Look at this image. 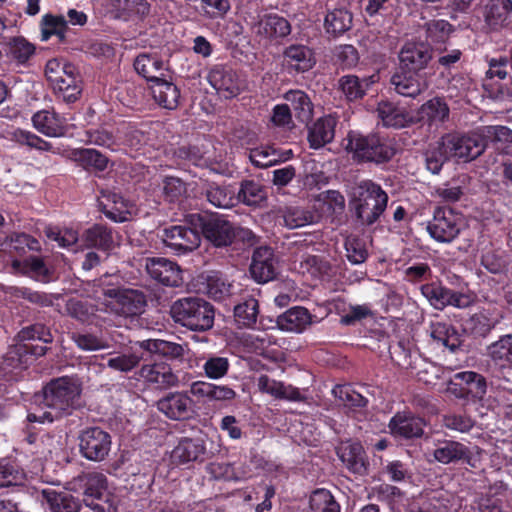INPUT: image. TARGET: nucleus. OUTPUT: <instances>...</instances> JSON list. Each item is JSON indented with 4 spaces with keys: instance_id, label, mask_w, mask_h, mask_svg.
Instances as JSON below:
<instances>
[{
    "instance_id": "nucleus-1",
    "label": "nucleus",
    "mask_w": 512,
    "mask_h": 512,
    "mask_svg": "<svg viewBox=\"0 0 512 512\" xmlns=\"http://www.w3.org/2000/svg\"><path fill=\"white\" fill-rule=\"evenodd\" d=\"M81 385L70 377L52 380L45 388L41 404L27 415L29 422L52 423L71 414L80 403Z\"/></svg>"
},
{
    "instance_id": "nucleus-2",
    "label": "nucleus",
    "mask_w": 512,
    "mask_h": 512,
    "mask_svg": "<svg viewBox=\"0 0 512 512\" xmlns=\"http://www.w3.org/2000/svg\"><path fill=\"white\" fill-rule=\"evenodd\" d=\"M66 489L83 495V503L94 512H118V499L106 494L108 479L99 471L82 472L66 484Z\"/></svg>"
},
{
    "instance_id": "nucleus-3",
    "label": "nucleus",
    "mask_w": 512,
    "mask_h": 512,
    "mask_svg": "<svg viewBox=\"0 0 512 512\" xmlns=\"http://www.w3.org/2000/svg\"><path fill=\"white\" fill-rule=\"evenodd\" d=\"M96 285V292L103 296V304L109 311L125 317L135 316L143 311L146 304L143 293L122 288L119 275H104Z\"/></svg>"
},
{
    "instance_id": "nucleus-4",
    "label": "nucleus",
    "mask_w": 512,
    "mask_h": 512,
    "mask_svg": "<svg viewBox=\"0 0 512 512\" xmlns=\"http://www.w3.org/2000/svg\"><path fill=\"white\" fill-rule=\"evenodd\" d=\"M388 199L387 193L374 181L358 182L353 189L352 204L359 222L368 226L374 224L386 210Z\"/></svg>"
},
{
    "instance_id": "nucleus-5",
    "label": "nucleus",
    "mask_w": 512,
    "mask_h": 512,
    "mask_svg": "<svg viewBox=\"0 0 512 512\" xmlns=\"http://www.w3.org/2000/svg\"><path fill=\"white\" fill-rule=\"evenodd\" d=\"M171 316L176 323L193 331H206L214 323L213 306L199 297L178 299L171 307Z\"/></svg>"
},
{
    "instance_id": "nucleus-6",
    "label": "nucleus",
    "mask_w": 512,
    "mask_h": 512,
    "mask_svg": "<svg viewBox=\"0 0 512 512\" xmlns=\"http://www.w3.org/2000/svg\"><path fill=\"white\" fill-rule=\"evenodd\" d=\"M347 140V149L358 162L382 164L390 161L396 152L390 140L377 134L362 135L350 132Z\"/></svg>"
},
{
    "instance_id": "nucleus-7",
    "label": "nucleus",
    "mask_w": 512,
    "mask_h": 512,
    "mask_svg": "<svg viewBox=\"0 0 512 512\" xmlns=\"http://www.w3.org/2000/svg\"><path fill=\"white\" fill-rule=\"evenodd\" d=\"M441 138L445 152L451 159L469 162L479 157L486 149V142L479 131L451 132Z\"/></svg>"
},
{
    "instance_id": "nucleus-8",
    "label": "nucleus",
    "mask_w": 512,
    "mask_h": 512,
    "mask_svg": "<svg viewBox=\"0 0 512 512\" xmlns=\"http://www.w3.org/2000/svg\"><path fill=\"white\" fill-rule=\"evenodd\" d=\"M78 447L80 455L86 460L102 462L109 456L112 438L100 427H88L79 432Z\"/></svg>"
},
{
    "instance_id": "nucleus-9",
    "label": "nucleus",
    "mask_w": 512,
    "mask_h": 512,
    "mask_svg": "<svg viewBox=\"0 0 512 512\" xmlns=\"http://www.w3.org/2000/svg\"><path fill=\"white\" fill-rule=\"evenodd\" d=\"M202 234L207 241L215 247L231 245L236 237L250 240L252 233L249 230L236 228L231 222L220 217L212 216L201 222Z\"/></svg>"
},
{
    "instance_id": "nucleus-10",
    "label": "nucleus",
    "mask_w": 512,
    "mask_h": 512,
    "mask_svg": "<svg viewBox=\"0 0 512 512\" xmlns=\"http://www.w3.org/2000/svg\"><path fill=\"white\" fill-rule=\"evenodd\" d=\"M462 229V218L450 208L438 207L433 218L428 221L426 230L436 242L450 243Z\"/></svg>"
},
{
    "instance_id": "nucleus-11",
    "label": "nucleus",
    "mask_w": 512,
    "mask_h": 512,
    "mask_svg": "<svg viewBox=\"0 0 512 512\" xmlns=\"http://www.w3.org/2000/svg\"><path fill=\"white\" fill-rule=\"evenodd\" d=\"M161 238L164 245L177 255L192 252L201 243L199 232L185 225H174L165 228Z\"/></svg>"
},
{
    "instance_id": "nucleus-12",
    "label": "nucleus",
    "mask_w": 512,
    "mask_h": 512,
    "mask_svg": "<svg viewBox=\"0 0 512 512\" xmlns=\"http://www.w3.org/2000/svg\"><path fill=\"white\" fill-rule=\"evenodd\" d=\"M207 79L217 93L225 98L236 97L243 88L236 72L226 66L215 65L209 71Z\"/></svg>"
},
{
    "instance_id": "nucleus-13",
    "label": "nucleus",
    "mask_w": 512,
    "mask_h": 512,
    "mask_svg": "<svg viewBox=\"0 0 512 512\" xmlns=\"http://www.w3.org/2000/svg\"><path fill=\"white\" fill-rule=\"evenodd\" d=\"M98 201L106 217L115 222L127 221L134 210L133 204L113 191H101Z\"/></svg>"
},
{
    "instance_id": "nucleus-14",
    "label": "nucleus",
    "mask_w": 512,
    "mask_h": 512,
    "mask_svg": "<svg viewBox=\"0 0 512 512\" xmlns=\"http://www.w3.org/2000/svg\"><path fill=\"white\" fill-rule=\"evenodd\" d=\"M145 266L151 278L165 286L178 287L182 283L179 266L166 258H149Z\"/></svg>"
},
{
    "instance_id": "nucleus-15",
    "label": "nucleus",
    "mask_w": 512,
    "mask_h": 512,
    "mask_svg": "<svg viewBox=\"0 0 512 512\" xmlns=\"http://www.w3.org/2000/svg\"><path fill=\"white\" fill-rule=\"evenodd\" d=\"M316 64L314 52L303 44H291L283 51V65L289 72L304 73Z\"/></svg>"
},
{
    "instance_id": "nucleus-16",
    "label": "nucleus",
    "mask_w": 512,
    "mask_h": 512,
    "mask_svg": "<svg viewBox=\"0 0 512 512\" xmlns=\"http://www.w3.org/2000/svg\"><path fill=\"white\" fill-rule=\"evenodd\" d=\"M157 408L172 420H184L192 412V399L184 392H170L158 400Z\"/></svg>"
},
{
    "instance_id": "nucleus-17",
    "label": "nucleus",
    "mask_w": 512,
    "mask_h": 512,
    "mask_svg": "<svg viewBox=\"0 0 512 512\" xmlns=\"http://www.w3.org/2000/svg\"><path fill=\"white\" fill-rule=\"evenodd\" d=\"M450 109L444 98L429 99L418 110L419 121L429 129L437 130L449 120Z\"/></svg>"
},
{
    "instance_id": "nucleus-18",
    "label": "nucleus",
    "mask_w": 512,
    "mask_h": 512,
    "mask_svg": "<svg viewBox=\"0 0 512 512\" xmlns=\"http://www.w3.org/2000/svg\"><path fill=\"white\" fill-rule=\"evenodd\" d=\"M425 423L420 417L409 411L396 413L389 422V429L395 437L405 439L421 437Z\"/></svg>"
},
{
    "instance_id": "nucleus-19",
    "label": "nucleus",
    "mask_w": 512,
    "mask_h": 512,
    "mask_svg": "<svg viewBox=\"0 0 512 512\" xmlns=\"http://www.w3.org/2000/svg\"><path fill=\"white\" fill-rule=\"evenodd\" d=\"M252 277L259 283H266L276 276V260L273 250L269 247L257 248L250 266Z\"/></svg>"
},
{
    "instance_id": "nucleus-20",
    "label": "nucleus",
    "mask_w": 512,
    "mask_h": 512,
    "mask_svg": "<svg viewBox=\"0 0 512 512\" xmlns=\"http://www.w3.org/2000/svg\"><path fill=\"white\" fill-rule=\"evenodd\" d=\"M64 74L52 85L56 95L64 102L73 103L82 92V80L74 65L68 66Z\"/></svg>"
},
{
    "instance_id": "nucleus-21",
    "label": "nucleus",
    "mask_w": 512,
    "mask_h": 512,
    "mask_svg": "<svg viewBox=\"0 0 512 512\" xmlns=\"http://www.w3.org/2000/svg\"><path fill=\"white\" fill-rule=\"evenodd\" d=\"M205 454L206 446L202 439L184 437L172 450L171 460L174 464L183 465L203 461Z\"/></svg>"
},
{
    "instance_id": "nucleus-22",
    "label": "nucleus",
    "mask_w": 512,
    "mask_h": 512,
    "mask_svg": "<svg viewBox=\"0 0 512 512\" xmlns=\"http://www.w3.org/2000/svg\"><path fill=\"white\" fill-rule=\"evenodd\" d=\"M399 58L403 68L417 72L431 60V48L429 44L408 42L402 47Z\"/></svg>"
},
{
    "instance_id": "nucleus-23",
    "label": "nucleus",
    "mask_w": 512,
    "mask_h": 512,
    "mask_svg": "<svg viewBox=\"0 0 512 512\" xmlns=\"http://www.w3.org/2000/svg\"><path fill=\"white\" fill-rule=\"evenodd\" d=\"M391 84L398 94L411 98H416L428 87L422 75L412 70L395 73L391 78Z\"/></svg>"
},
{
    "instance_id": "nucleus-24",
    "label": "nucleus",
    "mask_w": 512,
    "mask_h": 512,
    "mask_svg": "<svg viewBox=\"0 0 512 512\" xmlns=\"http://www.w3.org/2000/svg\"><path fill=\"white\" fill-rule=\"evenodd\" d=\"M251 28L255 34L266 39L282 38L291 33L290 23L277 14L264 15Z\"/></svg>"
},
{
    "instance_id": "nucleus-25",
    "label": "nucleus",
    "mask_w": 512,
    "mask_h": 512,
    "mask_svg": "<svg viewBox=\"0 0 512 512\" xmlns=\"http://www.w3.org/2000/svg\"><path fill=\"white\" fill-rule=\"evenodd\" d=\"M66 118L50 110H41L32 116L34 128L48 137H61L66 132Z\"/></svg>"
},
{
    "instance_id": "nucleus-26",
    "label": "nucleus",
    "mask_w": 512,
    "mask_h": 512,
    "mask_svg": "<svg viewBox=\"0 0 512 512\" xmlns=\"http://www.w3.org/2000/svg\"><path fill=\"white\" fill-rule=\"evenodd\" d=\"M257 388L260 392L269 394L276 399H285L294 402L305 400V396L297 387L285 385L283 382L271 379L267 375H260L258 377Z\"/></svg>"
},
{
    "instance_id": "nucleus-27",
    "label": "nucleus",
    "mask_w": 512,
    "mask_h": 512,
    "mask_svg": "<svg viewBox=\"0 0 512 512\" xmlns=\"http://www.w3.org/2000/svg\"><path fill=\"white\" fill-rule=\"evenodd\" d=\"M11 268L14 274L27 276L36 281L48 282L51 277L44 260L35 255L23 259H13Z\"/></svg>"
},
{
    "instance_id": "nucleus-28",
    "label": "nucleus",
    "mask_w": 512,
    "mask_h": 512,
    "mask_svg": "<svg viewBox=\"0 0 512 512\" xmlns=\"http://www.w3.org/2000/svg\"><path fill=\"white\" fill-rule=\"evenodd\" d=\"M339 459L355 474L366 472L365 453L359 442L344 441L336 447Z\"/></svg>"
},
{
    "instance_id": "nucleus-29",
    "label": "nucleus",
    "mask_w": 512,
    "mask_h": 512,
    "mask_svg": "<svg viewBox=\"0 0 512 512\" xmlns=\"http://www.w3.org/2000/svg\"><path fill=\"white\" fill-rule=\"evenodd\" d=\"M136 72L145 78L150 84L165 77L167 67L156 54L142 53L134 61Z\"/></svg>"
},
{
    "instance_id": "nucleus-30",
    "label": "nucleus",
    "mask_w": 512,
    "mask_h": 512,
    "mask_svg": "<svg viewBox=\"0 0 512 512\" xmlns=\"http://www.w3.org/2000/svg\"><path fill=\"white\" fill-rule=\"evenodd\" d=\"M336 117L326 115L316 120L308 131V142L313 149H319L330 143L335 136Z\"/></svg>"
},
{
    "instance_id": "nucleus-31",
    "label": "nucleus",
    "mask_w": 512,
    "mask_h": 512,
    "mask_svg": "<svg viewBox=\"0 0 512 512\" xmlns=\"http://www.w3.org/2000/svg\"><path fill=\"white\" fill-rule=\"evenodd\" d=\"M140 376L145 381L161 388H169L178 384V377L170 365L163 362L143 365L140 369Z\"/></svg>"
},
{
    "instance_id": "nucleus-32",
    "label": "nucleus",
    "mask_w": 512,
    "mask_h": 512,
    "mask_svg": "<svg viewBox=\"0 0 512 512\" xmlns=\"http://www.w3.org/2000/svg\"><path fill=\"white\" fill-rule=\"evenodd\" d=\"M149 88L153 99L160 107L168 110H174L178 107L180 90L173 82L164 77L156 83L150 84Z\"/></svg>"
},
{
    "instance_id": "nucleus-33",
    "label": "nucleus",
    "mask_w": 512,
    "mask_h": 512,
    "mask_svg": "<svg viewBox=\"0 0 512 512\" xmlns=\"http://www.w3.org/2000/svg\"><path fill=\"white\" fill-rule=\"evenodd\" d=\"M431 338L439 345L455 351L462 344V335L456 327L447 322H432L429 327Z\"/></svg>"
},
{
    "instance_id": "nucleus-34",
    "label": "nucleus",
    "mask_w": 512,
    "mask_h": 512,
    "mask_svg": "<svg viewBox=\"0 0 512 512\" xmlns=\"http://www.w3.org/2000/svg\"><path fill=\"white\" fill-rule=\"evenodd\" d=\"M378 81L376 74L360 79L356 75H345L339 80V87L347 100L354 101L363 98L368 88Z\"/></svg>"
},
{
    "instance_id": "nucleus-35",
    "label": "nucleus",
    "mask_w": 512,
    "mask_h": 512,
    "mask_svg": "<svg viewBox=\"0 0 512 512\" xmlns=\"http://www.w3.org/2000/svg\"><path fill=\"white\" fill-rule=\"evenodd\" d=\"M42 496L51 512H82L80 500L68 492L44 489Z\"/></svg>"
},
{
    "instance_id": "nucleus-36",
    "label": "nucleus",
    "mask_w": 512,
    "mask_h": 512,
    "mask_svg": "<svg viewBox=\"0 0 512 512\" xmlns=\"http://www.w3.org/2000/svg\"><path fill=\"white\" fill-rule=\"evenodd\" d=\"M311 323L309 311L300 306L290 308L277 319L278 327L283 331L300 333Z\"/></svg>"
},
{
    "instance_id": "nucleus-37",
    "label": "nucleus",
    "mask_w": 512,
    "mask_h": 512,
    "mask_svg": "<svg viewBox=\"0 0 512 512\" xmlns=\"http://www.w3.org/2000/svg\"><path fill=\"white\" fill-rule=\"evenodd\" d=\"M487 355L500 368L512 367V334L501 336L487 347Z\"/></svg>"
},
{
    "instance_id": "nucleus-38",
    "label": "nucleus",
    "mask_w": 512,
    "mask_h": 512,
    "mask_svg": "<svg viewBox=\"0 0 512 512\" xmlns=\"http://www.w3.org/2000/svg\"><path fill=\"white\" fill-rule=\"evenodd\" d=\"M512 12V0H488L485 6V21L493 29L507 24Z\"/></svg>"
},
{
    "instance_id": "nucleus-39",
    "label": "nucleus",
    "mask_w": 512,
    "mask_h": 512,
    "mask_svg": "<svg viewBox=\"0 0 512 512\" xmlns=\"http://www.w3.org/2000/svg\"><path fill=\"white\" fill-rule=\"evenodd\" d=\"M377 114L386 127L403 128L411 120L403 108L389 101H382L378 104Z\"/></svg>"
},
{
    "instance_id": "nucleus-40",
    "label": "nucleus",
    "mask_w": 512,
    "mask_h": 512,
    "mask_svg": "<svg viewBox=\"0 0 512 512\" xmlns=\"http://www.w3.org/2000/svg\"><path fill=\"white\" fill-rule=\"evenodd\" d=\"M283 224L289 229H296L318 221L319 215L299 206H288L281 211Z\"/></svg>"
},
{
    "instance_id": "nucleus-41",
    "label": "nucleus",
    "mask_w": 512,
    "mask_h": 512,
    "mask_svg": "<svg viewBox=\"0 0 512 512\" xmlns=\"http://www.w3.org/2000/svg\"><path fill=\"white\" fill-rule=\"evenodd\" d=\"M82 240L87 247L97 248L103 251H108L113 246L112 231L101 224H95L85 230L82 235Z\"/></svg>"
},
{
    "instance_id": "nucleus-42",
    "label": "nucleus",
    "mask_w": 512,
    "mask_h": 512,
    "mask_svg": "<svg viewBox=\"0 0 512 512\" xmlns=\"http://www.w3.org/2000/svg\"><path fill=\"white\" fill-rule=\"evenodd\" d=\"M112 11L116 18L129 20L135 16L149 13L150 5L147 0H111Z\"/></svg>"
},
{
    "instance_id": "nucleus-43",
    "label": "nucleus",
    "mask_w": 512,
    "mask_h": 512,
    "mask_svg": "<svg viewBox=\"0 0 512 512\" xmlns=\"http://www.w3.org/2000/svg\"><path fill=\"white\" fill-rule=\"evenodd\" d=\"M137 344L143 350L169 359L181 358L184 355L183 346L175 342L161 339H147L139 341Z\"/></svg>"
},
{
    "instance_id": "nucleus-44",
    "label": "nucleus",
    "mask_w": 512,
    "mask_h": 512,
    "mask_svg": "<svg viewBox=\"0 0 512 512\" xmlns=\"http://www.w3.org/2000/svg\"><path fill=\"white\" fill-rule=\"evenodd\" d=\"M205 194L207 200L218 208H230L236 201V190L229 185L209 184Z\"/></svg>"
},
{
    "instance_id": "nucleus-45",
    "label": "nucleus",
    "mask_w": 512,
    "mask_h": 512,
    "mask_svg": "<svg viewBox=\"0 0 512 512\" xmlns=\"http://www.w3.org/2000/svg\"><path fill=\"white\" fill-rule=\"evenodd\" d=\"M41 40L48 41L55 35L60 40L66 38L68 22L62 15L45 14L41 19Z\"/></svg>"
},
{
    "instance_id": "nucleus-46",
    "label": "nucleus",
    "mask_w": 512,
    "mask_h": 512,
    "mask_svg": "<svg viewBox=\"0 0 512 512\" xmlns=\"http://www.w3.org/2000/svg\"><path fill=\"white\" fill-rule=\"evenodd\" d=\"M35 54V46L24 37H13L8 43V56L17 65L26 66Z\"/></svg>"
},
{
    "instance_id": "nucleus-47",
    "label": "nucleus",
    "mask_w": 512,
    "mask_h": 512,
    "mask_svg": "<svg viewBox=\"0 0 512 512\" xmlns=\"http://www.w3.org/2000/svg\"><path fill=\"white\" fill-rule=\"evenodd\" d=\"M468 448L455 441H446L434 450V458L443 464H448L468 457Z\"/></svg>"
},
{
    "instance_id": "nucleus-48",
    "label": "nucleus",
    "mask_w": 512,
    "mask_h": 512,
    "mask_svg": "<svg viewBox=\"0 0 512 512\" xmlns=\"http://www.w3.org/2000/svg\"><path fill=\"white\" fill-rule=\"evenodd\" d=\"M285 100L290 103L296 117L301 121L310 119L313 106L308 95L301 90H290L284 95Z\"/></svg>"
},
{
    "instance_id": "nucleus-49",
    "label": "nucleus",
    "mask_w": 512,
    "mask_h": 512,
    "mask_svg": "<svg viewBox=\"0 0 512 512\" xmlns=\"http://www.w3.org/2000/svg\"><path fill=\"white\" fill-rule=\"evenodd\" d=\"M427 44L442 45L449 38L452 25L443 19H433L424 24Z\"/></svg>"
},
{
    "instance_id": "nucleus-50",
    "label": "nucleus",
    "mask_w": 512,
    "mask_h": 512,
    "mask_svg": "<svg viewBox=\"0 0 512 512\" xmlns=\"http://www.w3.org/2000/svg\"><path fill=\"white\" fill-rule=\"evenodd\" d=\"M352 15L345 9H335L325 17V29L334 36L341 35L351 28Z\"/></svg>"
},
{
    "instance_id": "nucleus-51",
    "label": "nucleus",
    "mask_w": 512,
    "mask_h": 512,
    "mask_svg": "<svg viewBox=\"0 0 512 512\" xmlns=\"http://www.w3.org/2000/svg\"><path fill=\"white\" fill-rule=\"evenodd\" d=\"M258 308V301L255 298L246 299L234 307L235 321L240 327H253L257 320Z\"/></svg>"
},
{
    "instance_id": "nucleus-52",
    "label": "nucleus",
    "mask_w": 512,
    "mask_h": 512,
    "mask_svg": "<svg viewBox=\"0 0 512 512\" xmlns=\"http://www.w3.org/2000/svg\"><path fill=\"white\" fill-rule=\"evenodd\" d=\"M455 380H460L467 385V393L474 399L482 400L487 390L485 378L474 371H463L454 375Z\"/></svg>"
},
{
    "instance_id": "nucleus-53",
    "label": "nucleus",
    "mask_w": 512,
    "mask_h": 512,
    "mask_svg": "<svg viewBox=\"0 0 512 512\" xmlns=\"http://www.w3.org/2000/svg\"><path fill=\"white\" fill-rule=\"evenodd\" d=\"M68 315L85 324H94L96 318V309L87 301L70 299L66 303Z\"/></svg>"
},
{
    "instance_id": "nucleus-54",
    "label": "nucleus",
    "mask_w": 512,
    "mask_h": 512,
    "mask_svg": "<svg viewBox=\"0 0 512 512\" xmlns=\"http://www.w3.org/2000/svg\"><path fill=\"white\" fill-rule=\"evenodd\" d=\"M26 481V473L15 462L0 463V487L23 485Z\"/></svg>"
},
{
    "instance_id": "nucleus-55",
    "label": "nucleus",
    "mask_w": 512,
    "mask_h": 512,
    "mask_svg": "<svg viewBox=\"0 0 512 512\" xmlns=\"http://www.w3.org/2000/svg\"><path fill=\"white\" fill-rule=\"evenodd\" d=\"M449 292L450 288L439 283H428L421 286L422 295L437 310H443L448 306Z\"/></svg>"
},
{
    "instance_id": "nucleus-56",
    "label": "nucleus",
    "mask_w": 512,
    "mask_h": 512,
    "mask_svg": "<svg viewBox=\"0 0 512 512\" xmlns=\"http://www.w3.org/2000/svg\"><path fill=\"white\" fill-rule=\"evenodd\" d=\"M332 393L335 398L340 400L345 406L349 408H362L368 403L361 393L356 391L353 386L349 384L336 385Z\"/></svg>"
},
{
    "instance_id": "nucleus-57",
    "label": "nucleus",
    "mask_w": 512,
    "mask_h": 512,
    "mask_svg": "<svg viewBox=\"0 0 512 512\" xmlns=\"http://www.w3.org/2000/svg\"><path fill=\"white\" fill-rule=\"evenodd\" d=\"M71 338L79 349L86 352L99 351L109 347L108 341L99 334L77 332L73 333Z\"/></svg>"
},
{
    "instance_id": "nucleus-58",
    "label": "nucleus",
    "mask_w": 512,
    "mask_h": 512,
    "mask_svg": "<svg viewBox=\"0 0 512 512\" xmlns=\"http://www.w3.org/2000/svg\"><path fill=\"white\" fill-rule=\"evenodd\" d=\"M141 361V356L135 352L113 353L107 360V367L114 371L128 373L136 368Z\"/></svg>"
},
{
    "instance_id": "nucleus-59",
    "label": "nucleus",
    "mask_w": 512,
    "mask_h": 512,
    "mask_svg": "<svg viewBox=\"0 0 512 512\" xmlns=\"http://www.w3.org/2000/svg\"><path fill=\"white\" fill-rule=\"evenodd\" d=\"M310 508L312 512H340L339 504L326 489H317L311 494Z\"/></svg>"
},
{
    "instance_id": "nucleus-60",
    "label": "nucleus",
    "mask_w": 512,
    "mask_h": 512,
    "mask_svg": "<svg viewBox=\"0 0 512 512\" xmlns=\"http://www.w3.org/2000/svg\"><path fill=\"white\" fill-rule=\"evenodd\" d=\"M74 157L85 167H92L99 171L106 169L108 159L95 149H78L74 152Z\"/></svg>"
},
{
    "instance_id": "nucleus-61",
    "label": "nucleus",
    "mask_w": 512,
    "mask_h": 512,
    "mask_svg": "<svg viewBox=\"0 0 512 512\" xmlns=\"http://www.w3.org/2000/svg\"><path fill=\"white\" fill-rule=\"evenodd\" d=\"M249 159L256 167L267 168L278 162V154L270 146H259L250 150Z\"/></svg>"
},
{
    "instance_id": "nucleus-62",
    "label": "nucleus",
    "mask_w": 512,
    "mask_h": 512,
    "mask_svg": "<svg viewBox=\"0 0 512 512\" xmlns=\"http://www.w3.org/2000/svg\"><path fill=\"white\" fill-rule=\"evenodd\" d=\"M264 198V193L260 184L254 181H245L236 196V200L246 205L254 206L259 204Z\"/></svg>"
},
{
    "instance_id": "nucleus-63",
    "label": "nucleus",
    "mask_w": 512,
    "mask_h": 512,
    "mask_svg": "<svg viewBox=\"0 0 512 512\" xmlns=\"http://www.w3.org/2000/svg\"><path fill=\"white\" fill-rule=\"evenodd\" d=\"M12 140L20 145H26L40 151H50L52 149L51 143L27 130L17 129L13 131Z\"/></svg>"
},
{
    "instance_id": "nucleus-64",
    "label": "nucleus",
    "mask_w": 512,
    "mask_h": 512,
    "mask_svg": "<svg viewBox=\"0 0 512 512\" xmlns=\"http://www.w3.org/2000/svg\"><path fill=\"white\" fill-rule=\"evenodd\" d=\"M232 288L231 283L217 274L207 277V294L215 300H223L229 296Z\"/></svg>"
}]
</instances>
